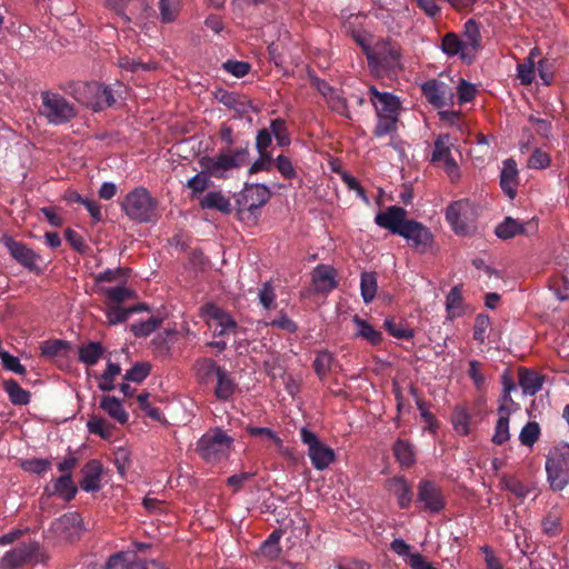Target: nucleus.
Here are the masks:
<instances>
[{
	"instance_id": "nucleus-1",
	"label": "nucleus",
	"mask_w": 569,
	"mask_h": 569,
	"mask_svg": "<svg viewBox=\"0 0 569 569\" xmlns=\"http://www.w3.org/2000/svg\"><path fill=\"white\" fill-rule=\"evenodd\" d=\"M407 210L399 206H390L375 217L377 226L398 234L419 252H426L432 243L433 236L429 228L419 221L407 218Z\"/></svg>"
},
{
	"instance_id": "nucleus-57",
	"label": "nucleus",
	"mask_w": 569,
	"mask_h": 569,
	"mask_svg": "<svg viewBox=\"0 0 569 569\" xmlns=\"http://www.w3.org/2000/svg\"><path fill=\"white\" fill-rule=\"evenodd\" d=\"M151 366L147 362L134 363L124 375V379L133 382L143 381L150 373Z\"/></svg>"
},
{
	"instance_id": "nucleus-28",
	"label": "nucleus",
	"mask_w": 569,
	"mask_h": 569,
	"mask_svg": "<svg viewBox=\"0 0 569 569\" xmlns=\"http://www.w3.org/2000/svg\"><path fill=\"white\" fill-rule=\"evenodd\" d=\"M100 408L113 420L124 425L128 422V413L123 409L121 401L116 397L102 396L100 400Z\"/></svg>"
},
{
	"instance_id": "nucleus-9",
	"label": "nucleus",
	"mask_w": 569,
	"mask_h": 569,
	"mask_svg": "<svg viewBox=\"0 0 569 569\" xmlns=\"http://www.w3.org/2000/svg\"><path fill=\"white\" fill-rule=\"evenodd\" d=\"M77 99L96 112L109 108L116 102L112 89L99 82L84 83Z\"/></svg>"
},
{
	"instance_id": "nucleus-59",
	"label": "nucleus",
	"mask_w": 569,
	"mask_h": 569,
	"mask_svg": "<svg viewBox=\"0 0 569 569\" xmlns=\"http://www.w3.org/2000/svg\"><path fill=\"white\" fill-rule=\"evenodd\" d=\"M69 349V342L66 340L54 339V340H48L42 343L41 346V355L46 357H57L59 356L63 350Z\"/></svg>"
},
{
	"instance_id": "nucleus-18",
	"label": "nucleus",
	"mask_w": 569,
	"mask_h": 569,
	"mask_svg": "<svg viewBox=\"0 0 569 569\" xmlns=\"http://www.w3.org/2000/svg\"><path fill=\"white\" fill-rule=\"evenodd\" d=\"M311 276L315 290L318 293H328L339 284L338 271L330 264H318Z\"/></svg>"
},
{
	"instance_id": "nucleus-21",
	"label": "nucleus",
	"mask_w": 569,
	"mask_h": 569,
	"mask_svg": "<svg viewBox=\"0 0 569 569\" xmlns=\"http://www.w3.org/2000/svg\"><path fill=\"white\" fill-rule=\"evenodd\" d=\"M81 516L77 512H68L61 516L54 523L53 530L63 539L73 540L81 532Z\"/></svg>"
},
{
	"instance_id": "nucleus-12",
	"label": "nucleus",
	"mask_w": 569,
	"mask_h": 569,
	"mask_svg": "<svg viewBox=\"0 0 569 569\" xmlns=\"http://www.w3.org/2000/svg\"><path fill=\"white\" fill-rule=\"evenodd\" d=\"M473 216V206L468 199L455 201L446 210V220L458 234L469 231Z\"/></svg>"
},
{
	"instance_id": "nucleus-16",
	"label": "nucleus",
	"mask_w": 569,
	"mask_h": 569,
	"mask_svg": "<svg viewBox=\"0 0 569 569\" xmlns=\"http://www.w3.org/2000/svg\"><path fill=\"white\" fill-rule=\"evenodd\" d=\"M481 32L479 23L475 19H469L463 26L462 43L465 51L462 54V61L470 64L475 61L476 54L481 48Z\"/></svg>"
},
{
	"instance_id": "nucleus-45",
	"label": "nucleus",
	"mask_w": 569,
	"mask_h": 569,
	"mask_svg": "<svg viewBox=\"0 0 569 569\" xmlns=\"http://www.w3.org/2000/svg\"><path fill=\"white\" fill-rule=\"evenodd\" d=\"M451 422L458 433L463 436L469 435L471 416L463 407H455L451 416Z\"/></svg>"
},
{
	"instance_id": "nucleus-15",
	"label": "nucleus",
	"mask_w": 569,
	"mask_h": 569,
	"mask_svg": "<svg viewBox=\"0 0 569 569\" xmlns=\"http://www.w3.org/2000/svg\"><path fill=\"white\" fill-rule=\"evenodd\" d=\"M418 502H421L423 509L432 513L440 512L446 506L440 487L430 480H421L419 482Z\"/></svg>"
},
{
	"instance_id": "nucleus-26",
	"label": "nucleus",
	"mask_w": 569,
	"mask_h": 569,
	"mask_svg": "<svg viewBox=\"0 0 569 569\" xmlns=\"http://www.w3.org/2000/svg\"><path fill=\"white\" fill-rule=\"evenodd\" d=\"M545 378L542 375L527 369H519V385L522 388L525 395L535 396L542 388Z\"/></svg>"
},
{
	"instance_id": "nucleus-2",
	"label": "nucleus",
	"mask_w": 569,
	"mask_h": 569,
	"mask_svg": "<svg viewBox=\"0 0 569 569\" xmlns=\"http://www.w3.org/2000/svg\"><path fill=\"white\" fill-rule=\"evenodd\" d=\"M249 141L237 148H221L216 157L203 156L199 159L201 169L214 178L223 179L227 172L246 166L249 158Z\"/></svg>"
},
{
	"instance_id": "nucleus-36",
	"label": "nucleus",
	"mask_w": 569,
	"mask_h": 569,
	"mask_svg": "<svg viewBox=\"0 0 569 569\" xmlns=\"http://www.w3.org/2000/svg\"><path fill=\"white\" fill-rule=\"evenodd\" d=\"M129 277V269L116 268L107 269L103 272L93 276L96 292L99 293V287H106L104 282H126Z\"/></svg>"
},
{
	"instance_id": "nucleus-32",
	"label": "nucleus",
	"mask_w": 569,
	"mask_h": 569,
	"mask_svg": "<svg viewBox=\"0 0 569 569\" xmlns=\"http://www.w3.org/2000/svg\"><path fill=\"white\" fill-rule=\"evenodd\" d=\"M99 295L106 297L107 306H120L133 296V291L124 286L99 287Z\"/></svg>"
},
{
	"instance_id": "nucleus-49",
	"label": "nucleus",
	"mask_w": 569,
	"mask_h": 569,
	"mask_svg": "<svg viewBox=\"0 0 569 569\" xmlns=\"http://www.w3.org/2000/svg\"><path fill=\"white\" fill-rule=\"evenodd\" d=\"M282 536L281 530H273L261 545V552L263 556L276 559L281 552L280 539Z\"/></svg>"
},
{
	"instance_id": "nucleus-64",
	"label": "nucleus",
	"mask_w": 569,
	"mask_h": 569,
	"mask_svg": "<svg viewBox=\"0 0 569 569\" xmlns=\"http://www.w3.org/2000/svg\"><path fill=\"white\" fill-rule=\"evenodd\" d=\"M476 93H477V89H476L475 84L468 82L465 79L460 80L458 88H457V96H458L459 102L461 104L473 100L476 97Z\"/></svg>"
},
{
	"instance_id": "nucleus-61",
	"label": "nucleus",
	"mask_w": 569,
	"mask_h": 569,
	"mask_svg": "<svg viewBox=\"0 0 569 569\" xmlns=\"http://www.w3.org/2000/svg\"><path fill=\"white\" fill-rule=\"evenodd\" d=\"M106 316L109 325L123 323L130 317L129 308L121 306H107Z\"/></svg>"
},
{
	"instance_id": "nucleus-22",
	"label": "nucleus",
	"mask_w": 569,
	"mask_h": 569,
	"mask_svg": "<svg viewBox=\"0 0 569 569\" xmlns=\"http://www.w3.org/2000/svg\"><path fill=\"white\" fill-rule=\"evenodd\" d=\"M519 172L517 162L512 158L506 159L500 173V187L510 199H513L517 194Z\"/></svg>"
},
{
	"instance_id": "nucleus-58",
	"label": "nucleus",
	"mask_w": 569,
	"mask_h": 569,
	"mask_svg": "<svg viewBox=\"0 0 569 569\" xmlns=\"http://www.w3.org/2000/svg\"><path fill=\"white\" fill-rule=\"evenodd\" d=\"M259 302L267 310H270L276 307V292L272 283L270 281L264 282L259 289Z\"/></svg>"
},
{
	"instance_id": "nucleus-38",
	"label": "nucleus",
	"mask_w": 569,
	"mask_h": 569,
	"mask_svg": "<svg viewBox=\"0 0 569 569\" xmlns=\"http://www.w3.org/2000/svg\"><path fill=\"white\" fill-rule=\"evenodd\" d=\"M214 97L220 103L238 113L247 111L248 102L234 92L220 89L216 92Z\"/></svg>"
},
{
	"instance_id": "nucleus-42",
	"label": "nucleus",
	"mask_w": 569,
	"mask_h": 569,
	"mask_svg": "<svg viewBox=\"0 0 569 569\" xmlns=\"http://www.w3.org/2000/svg\"><path fill=\"white\" fill-rule=\"evenodd\" d=\"M378 283L375 272H362L360 281L361 297L366 303H370L377 295Z\"/></svg>"
},
{
	"instance_id": "nucleus-48",
	"label": "nucleus",
	"mask_w": 569,
	"mask_h": 569,
	"mask_svg": "<svg viewBox=\"0 0 569 569\" xmlns=\"http://www.w3.org/2000/svg\"><path fill=\"white\" fill-rule=\"evenodd\" d=\"M180 0H159L160 19L163 23L173 22L180 13Z\"/></svg>"
},
{
	"instance_id": "nucleus-5",
	"label": "nucleus",
	"mask_w": 569,
	"mask_h": 569,
	"mask_svg": "<svg viewBox=\"0 0 569 569\" xmlns=\"http://www.w3.org/2000/svg\"><path fill=\"white\" fill-rule=\"evenodd\" d=\"M233 447V438L219 428H211L197 441L196 451L207 462H219L228 458Z\"/></svg>"
},
{
	"instance_id": "nucleus-29",
	"label": "nucleus",
	"mask_w": 569,
	"mask_h": 569,
	"mask_svg": "<svg viewBox=\"0 0 569 569\" xmlns=\"http://www.w3.org/2000/svg\"><path fill=\"white\" fill-rule=\"evenodd\" d=\"M216 378L217 386L214 388V396L219 400H229L236 392L237 383L224 368L218 370Z\"/></svg>"
},
{
	"instance_id": "nucleus-54",
	"label": "nucleus",
	"mask_w": 569,
	"mask_h": 569,
	"mask_svg": "<svg viewBox=\"0 0 569 569\" xmlns=\"http://www.w3.org/2000/svg\"><path fill=\"white\" fill-rule=\"evenodd\" d=\"M246 431L251 437H259L263 440L272 441L279 449L282 448V445H283L282 440L270 428L247 426Z\"/></svg>"
},
{
	"instance_id": "nucleus-27",
	"label": "nucleus",
	"mask_w": 569,
	"mask_h": 569,
	"mask_svg": "<svg viewBox=\"0 0 569 569\" xmlns=\"http://www.w3.org/2000/svg\"><path fill=\"white\" fill-rule=\"evenodd\" d=\"M217 362L210 358H199L193 365V371L197 380L202 383H209L213 377L218 375V370H221Z\"/></svg>"
},
{
	"instance_id": "nucleus-35",
	"label": "nucleus",
	"mask_w": 569,
	"mask_h": 569,
	"mask_svg": "<svg viewBox=\"0 0 569 569\" xmlns=\"http://www.w3.org/2000/svg\"><path fill=\"white\" fill-rule=\"evenodd\" d=\"M393 455L402 467H411L416 461L413 446L403 439H398L393 445Z\"/></svg>"
},
{
	"instance_id": "nucleus-10",
	"label": "nucleus",
	"mask_w": 569,
	"mask_h": 569,
	"mask_svg": "<svg viewBox=\"0 0 569 569\" xmlns=\"http://www.w3.org/2000/svg\"><path fill=\"white\" fill-rule=\"evenodd\" d=\"M301 441L308 446V457L317 470H325L335 461V451L321 442L318 436L307 428L300 430Z\"/></svg>"
},
{
	"instance_id": "nucleus-43",
	"label": "nucleus",
	"mask_w": 569,
	"mask_h": 569,
	"mask_svg": "<svg viewBox=\"0 0 569 569\" xmlns=\"http://www.w3.org/2000/svg\"><path fill=\"white\" fill-rule=\"evenodd\" d=\"M326 102L328 104V108L337 112L338 114L342 116L343 118L348 120H352V116L349 111L348 101L342 96V93L336 89L327 99Z\"/></svg>"
},
{
	"instance_id": "nucleus-33",
	"label": "nucleus",
	"mask_w": 569,
	"mask_h": 569,
	"mask_svg": "<svg viewBox=\"0 0 569 569\" xmlns=\"http://www.w3.org/2000/svg\"><path fill=\"white\" fill-rule=\"evenodd\" d=\"M203 209H216L222 213L231 212L230 200L224 197L220 191L208 192L200 201Z\"/></svg>"
},
{
	"instance_id": "nucleus-17",
	"label": "nucleus",
	"mask_w": 569,
	"mask_h": 569,
	"mask_svg": "<svg viewBox=\"0 0 569 569\" xmlns=\"http://www.w3.org/2000/svg\"><path fill=\"white\" fill-rule=\"evenodd\" d=\"M368 93L377 116H399L401 106L395 94L380 92L375 86L369 87Z\"/></svg>"
},
{
	"instance_id": "nucleus-39",
	"label": "nucleus",
	"mask_w": 569,
	"mask_h": 569,
	"mask_svg": "<svg viewBox=\"0 0 569 569\" xmlns=\"http://www.w3.org/2000/svg\"><path fill=\"white\" fill-rule=\"evenodd\" d=\"M440 48L442 52L448 57L459 56L462 60L465 46L461 41V38L457 33L447 32L441 39Z\"/></svg>"
},
{
	"instance_id": "nucleus-8",
	"label": "nucleus",
	"mask_w": 569,
	"mask_h": 569,
	"mask_svg": "<svg viewBox=\"0 0 569 569\" xmlns=\"http://www.w3.org/2000/svg\"><path fill=\"white\" fill-rule=\"evenodd\" d=\"M107 6L120 16L126 23L141 24L154 14L147 0H107Z\"/></svg>"
},
{
	"instance_id": "nucleus-7",
	"label": "nucleus",
	"mask_w": 569,
	"mask_h": 569,
	"mask_svg": "<svg viewBox=\"0 0 569 569\" xmlns=\"http://www.w3.org/2000/svg\"><path fill=\"white\" fill-rule=\"evenodd\" d=\"M546 472L553 491L563 490L569 483V443L555 447L546 458Z\"/></svg>"
},
{
	"instance_id": "nucleus-46",
	"label": "nucleus",
	"mask_w": 569,
	"mask_h": 569,
	"mask_svg": "<svg viewBox=\"0 0 569 569\" xmlns=\"http://www.w3.org/2000/svg\"><path fill=\"white\" fill-rule=\"evenodd\" d=\"M377 124L373 130L375 137L382 138L397 132L399 116H377Z\"/></svg>"
},
{
	"instance_id": "nucleus-63",
	"label": "nucleus",
	"mask_w": 569,
	"mask_h": 569,
	"mask_svg": "<svg viewBox=\"0 0 569 569\" xmlns=\"http://www.w3.org/2000/svg\"><path fill=\"white\" fill-rule=\"evenodd\" d=\"M550 156L541 149H535L528 159L527 166L531 169H546L550 166Z\"/></svg>"
},
{
	"instance_id": "nucleus-55",
	"label": "nucleus",
	"mask_w": 569,
	"mask_h": 569,
	"mask_svg": "<svg viewBox=\"0 0 569 569\" xmlns=\"http://www.w3.org/2000/svg\"><path fill=\"white\" fill-rule=\"evenodd\" d=\"M386 330L395 338L410 340L415 337V331L411 328L397 323L391 319L385 320Z\"/></svg>"
},
{
	"instance_id": "nucleus-31",
	"label": "nucleus",
	"mask_w": 569,
	"mask_h": 569,
	"mask_svg": "<svg viewBox=\"0 0 569 569\" xmlns=\"http://www.w3.org/2000/svg\"><path fill=\"white\" fill-rule=\"evenodd\" d=\"M526 224L511 217H506L495 229L499 239L509 240L518 234H525Z\"/></svg>"
},
{
	"instance_id": "nucleus-13",
	"label": "nucleus",
	"mask_w": 569,
	"mask_h": 569,
	"mask_svg": "<svg viewBox=\"0 0 569 569\" xmlns=\"http://www.w3.org/2000/svg\"><path fill=\"white\" fill-rule=\"evenodd\" d=\"M271 191L261 183L246 184L244 189L237 196L236 202L239 211H250L263 207L270 199Z\"/></svg>"
},
{
	"instance_id": "nucleus-47",
	"label": "nucleus",
	"mask_w": 569,
	"mask_h": 569,
	"mask_svg": "<svg viewBox=\"0 0 569 569\" xmlns=\"http://www.w3.org/2000/svg\"><path fill=\"white\" fill-rule=\"evenodd\" d=\"M54 492L62 496L66 500L74 498L78 489L72 481L71 472L61 475L53 485Z\"/></svg>"
},
{
	"instance_id": "nucleus-20",
	"label": "nucleus",
	"mask_w": 569,
	"mask_h": 569,
	"mask_svg": "<svg viewBox=\"0 0 569 569\" xmlns=\"http://www.w3.org/2000/svg\"><path fill=\"white\" fill-rule=\"evenodd\" d=\"M431 161H443L446 171L449 176H452L453 172H457L458 166L451 154L450 138L448 134H440L435 140Z\"/></svg>"
},
{
	"instance_id": "nucleus-30",
	"label": "nucleus",
	"mask_w": 569,
	"mask_h": 569,
	"mask_svg": "<svg viewBox=\"0 0 569 569\" xmlns=\"http://www.w3.org/2000/svg\"><path fill=\"white\" fill-rule=\"evenodd\" d=\"M352 322L356 325V336L367 340L372 346H378L382 342V332L375 329L368 321L360 318L358 315L352 317Z\"/></svg>"
},
{
	"instance_id": "nucleus-25",
	"label": "nucleus",
	"mask_w": 569,
	"mask_h": 569,
	"mask_svg": "<svg viewBox=\"0 0 569 569\" xmlns=\"http://www.w3.org/2000/svg\"><path fill=\"white\" fill-rule=\"evenodd\" d=\"M421 91L427 101L436 108L446 104L445 83L436 79L428 80L421 86Z\"/></svg>"
},
{
	"instance_id": "nucleus-41",
	"label": "nucleus",
	"mask_w": 569,
	"mask_h": 569,
	"mask_svg": "<svg viewBox=\"0 0 569 569\" xmlns=\"http://www.w3.org/2000/svg\"><path fill=\"white\" fill-rule=\"evenodd\" d=\"M335 357L328 350H321L317 353L313 361V369L320 380H325L331 371Z\"/></svg>"
},
{
	"instance_id": "nucleus-24",
	"label": "nucleus",
	"mask_w": 569,
	"mask_h": 569,
	"mask_svg": "<svg viewBox=\"0 0 569 569\" xmlns=\"http://www.w3.org/2000/svg\"><path fill=\"white\" fill-rule=\"evenodd\" d=\"M388 489L397 497L401 509H407L412 502L413 492L403 477H393L387 482Z\"/></svg>"
},
{
	"instance_id": "nucleus-34",
	"label": "nucleus",
	"mask_w": 569,
	"mask_h": 569,
	"mask_svg": "<svg viewBox=\"0 0 569 569\" xmlns=\"http://www.w3.org/2000/svg\"><path fill=\"white\" fill-rule=\"evenodd\" d=\"M104 348L101 342L89 341L79 348V360L86 366H94L103 356Z\"/></svg>"
},
{
	"instance_id": "nucleus-3",
	"label": "nucleus",
	"mask_w": 569,
	"mask_h": 569,
	"mask_svg": "<svg viewBox=\"0 0 569 569\" xmlns=\"http://www.w3.org/2000/svg\"><path fill=\"white\" fill-rule=\"evenodd\" d=\"M159 203L150 192L138 187L128 192L121 202V209L132 221L139 223L156 222L159 218Z\"/></svg>"
},
{
	"instance_id": "nucleus-11",
	"label": "nucleus",
	"mask_w": 569,
	"mask_h": 569,
	"mask_svg": "<svg viewBox=\"0 0 569 569\" xmlns=\"http://www.w3.org/2000/svg\"><path fill=\"white\" fill-rule=\"evenodd\" d=\"M3 244L11 258L14 259L18 263L37 274L42 272V268L40 267V262H42L41 256L26 243L18 241L12 237H4Z\"/></svg>"
},
{
	"instance_id": "nucleus-40",
	"label": "nucleus",
	"mask_w": 569,
	"mask_h": 569,
	"mask_svg": "<svg viewBox=\"0 0 569 569\" xmlns=\"http://www.w3.org/2000/svg\"><path fill=\"white\" fill-rule=\"evenodd\" d=\"M269 131L276 138L277 144L281 148L289 147L291 138L289 134L287 121L282 118L271 120Z\"/></svg>"
},
{
	"instance_id": "nucleus-62",
	"label": "nucleus",
	"mask_w": 569,
	"mask_h": 569,
	"mask_svg": "<svg viewBox=\"0 0 569 569\" xmlns=\"http://www.w3.org/2000/svg\"><path fill=\"white\" fill-rule=\"evenodd\" d=\"M222 69L236 78H242L249 73L251 66L246 61L227 60L223 62Z\"/></svg>"
},
{
	"instance_id": "nucleus-53",
	"label": "nucleus",
	"mask_w": 569,
	"mask_h": 569,
	"mask_svg": "<svg viewBox=\"0 0 569 569\" xmlns=\"http://www.w3.org/2000/svg\"><path fill=\"white\" fill-rule=\"evenodd\" d=\"M461 306L462 290L459 286H455L453 288H451L446 299L447 311L451 317L459 316Z\"/></svg>"
},
{
	"instance_id": "nucleus-56",
	"label": "nucleus",
	"mask_w": 569,
	"mask_h": 569,
	"mask_svg": "<svg viewBox=\"0 0 569 569\" xmlns=\"http://www.w3.org/2000/svg\"><path fill=\"white\" fill-rule=\"evenodd\" d=\"M210 177L212 176L202 169L201 172L188 180L187 188L191 189L193 194L202 193L211 183Z\"/></svg>"
},
{
	"instance_id": "nucleus-6",
	"label": "nucleus",
	"mask_w": 569,
	"mask_h": 569,
	"mask_svg": "<svg viewBox=\"0 0 569 569\" xmlns=\"http://www.w3.org/2000/svg\"><path fill=\"white\" fill-rule=\"evenodd\" d=\"M49 560L44 548L37 540L18 543L0 559V569H20L26 565L46 563Z\"/></svg>"
},
{
	"instance_id": "nucleus-50",
	"label": "nucleus",
	"mask_w": 569,
	"mask_h": 569,
	"mask_svg": "<svg viewBox=\"0 0 569 569\" xmlns=\"http://www.w3.org/2000/svg\"><path fill=\"white\" fill-rule=\"evenodd\" d=\"M161 323H162V320L160 318H158V317H150L146 321H140V322L132 323L130 326V331L136 337H148L153 331H156L161 326Z\"/></svg>"
},
{
	"instance_id": "nucleus-19",
	"label": "nucleus",
	"mask_w": 569,
	"mask_h": 569,
	"mask_svg": "<svg viewBox=\"0 0 569 569\" xmlns=\"http://www.w3.org/2000/svg\"><path fill=\"white\" fill-rule=\"evenodd\" d=\"M401 53L399 48L395 46H383L380 50L367 53L368 64L372 69H389L399 63Z\"/></svg>"
},
{
	"instance_id": "nucleus-52",
	"label": "nucleus",
	"mask_w": 569,
	"mask_h": 569,
	"mask_svg": "<svg viewBox=\"0 0 569 569\" xmlns=\"http://www.w3.org/2000/svg\"><path fill=\"white\" fill-rule=\"evenodd\" d=\"M87 428L90 433L97 435L102 439H108L111 436V429L108 422L102 417L96 415L90 416Z\"/></svg>"
},
{
	"instance_id": "nucleus-14",
	"label": "nucleus",
	"mask_w": 569,
	"mask_h": 569,
	"mask_svg": "<svg viewBox=\"0 0 569 569\" xmlns=\"http://www.w3.org/2000/svg\"><path fill=\"white\" fill-rule=\"evenodd\" d=\"M203 312L208 318V326L212 329L214 337H223L236 332L237 322L221 308L208 303L203 307Z\"/></svg>"
},
{
	"instance_id": "nucleus-37",
	"label": "nucleus",
	"mask_w": 569,
	"mask_h": 569,
	"mask_svg": "<svg viewBox=\"0 0 569 569\" xmlns=\"http://www.w3.org/2000/svg\"><path fill=\"white\" fill-rule=\"evenodd\" d=\"M3 389L7 392L11 403L16 406H24L30 402V392L21 388L16 380H4Z\"/></svg>"
},
{
	"instance_id": "nucleus-44",
	"label": "nucleus",
	"mask_w": 569,
	"mask_h": 569,
	"mask_svg": "<svg viewBox=\"0 0 569 569\" xmlns=\"http://www.w3.org/2000/svg\"><path fill=\"white\" fill-rule=\"evenodd\" d=\"M540 53L537 48L532 49L523 63L518 64V78L522 84H530L535 79V58Z\"/></svg>"
},
{
	"instance_id": "nucleus-4",
	"label": "nucleus",
	"mask_w": 569,
	"mask_h": 569,
	"mask_svg": "<svg viewBox=\"0 0 569 569\" xmlns=\"http://www.w3.org/2000/svg\"><path fill=\"white\" fill-rule=\"evenodd\" d=\"M38 113L48 124L62 126L78 116L76 106L58 92L42 91Z\"/></svg>"
},
{
	"instance_id": "nucleus-60",
	"label": "nucleus",
	"mask_w": 569,
	"mask_h": 569,
	"mask_svg": "<svg viewBox=\"0 0 569 569\" xmlns=\"http://www.w3.org/2000/svg\"><path fill=\"white\" fill-rule=\"evenodd\" d=\"M149 393L148 392H141L137 396V401L139 405V408L148 416L149 418L160 421L162 418L161 410L157 407L151 406L149 402Z\"/></svg>"
},
{
	"instance_id": "nucleus-51",
	"label": "nucleus",
	"mask_w": 569,
	"mask_h": 569,
	"mask_svg": "<svg viewBox=\"0 0 569 569\" xmlns=\"http://www.w3.org/2000/svg\"><path fill=\"white\" fill-rule=\"evenodd\" d=\"M540 436V427L536 421H529L526 423L519 435V440L521 445L527 447H532L539 439Z\"/></svg>"
},
{
	"instance_id": "nucleus-23",
	"label": "nucleus",
	"mask_w": 569,
	"mask_h": 569,
	"mask_svg": "<svg viewBox=\"0 0 569 569\" xmlns=\"http://www.w3.org/2000/svg\"><path fill=\"white\" fill-rule=\"evenodd\" d=\"M82 479L80 488L83 491L92 492L100 489L102 465L99 460H89L81 469Z\"/></svg>"
}]
</instances>
